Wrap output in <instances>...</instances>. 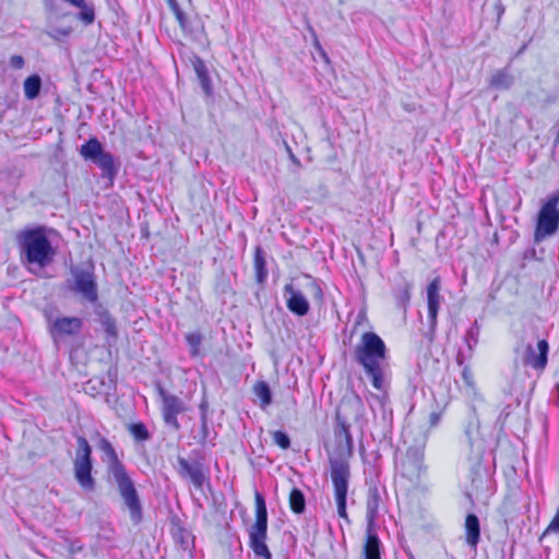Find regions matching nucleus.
<instances>
[{"instance_id":"20","label":"nucleus","mask_w":559,"mask_h":559,"mask_svg":"<svg viewBox=\"0 0 559 559\" xmlns=\"http://www.w3.org/2000/svg\"><path fill=\"white\" fill-rule=\"evenodd\" d=\"M466 437L469 443V457L474 463H479L486 451V441L479 436L478 427L469 426L466 429Z\"/></svg>"},{"instance_id":"13","label":"nucleus","mask_w":559,"mask_h":559,"mask_svg":"<svg viewBox=\"0 0 559 559\" xmlns=\"http://www.w3.org/2000/svg\"><path fill=\"white\" fill-rule=\"evenodd\" d=\"M425 451L407 450L405 459L402 463V475L412 483H417L426 473V465L424 464Z\"/></svg>"},{"instance_id":"5","label":"nucleus","mask_w":559,"mask_h":559,"mask_svg":"<svg viewBox=\"0 0 559 559\" xmlns=\"http://www.w3.org/2000/svg\"><path fill=\"white\" fill-rule=\"evenodd\" d=\"M76 442L78 449L73 461L74 477L83 489L93 491L95 479L92 476V448L82 436L78 437Z\"/></svg>"},{"instance_id":"21","label":"nucleus","mask_w":559,"mask_h":559,"mask_svg":"<svg viewBox=\"0 0 559 559\" xmlns=\"http://www.w3.org/2000/svg\"><path fill=\"white\" fill-rule=\"evenodd\" d=\"M361 555L364 559H381V542L372 526H367Z\"/></svg>"},{"instance_id":"47","label":"nucleus","mask_w":559,"mask_h":559,"mask_svg":"<svg viewBox=\"0 0 559 559\" xmlns=\"http://www.w3.org/2000/svg\"><path fill=\"white\" fill-rule=\"evenodd\" d=\"M287 152L289 154V158L290 160L296 164L297 166H300V162L299 159L294 155V153L292 152V150L287 146Z\"/></svg>"},{"instance_id":"26","label":"nucleus","mask_w":559,"mask_h":559,"mask_svg":"<svg viewBox=\"0 0 559 559\" xmlns=\"http://www.w3.org/2000/svg\"><path fill=\"white\" fill-rule=\"evenodd\" d=\"M253 266L255 271V280L258 283H263L267 276L265 252L261 247L254 250Z\"/></svg>"},{"instance_id":"39","label":"nucleus","mask_w":559,"mask_h":559,"mask_svg":"<svg viewBox=\"0 0 559 559\" xmlns=\"http://www.w3.org/2000/svg\"><path fill=\"white\" fill-rule=\"evenodd\" d=\"M559 533V510L545 530L544 535Z\"/></svg>"},{"instance_id":"35","label":"nucleus","mask_w":559,"mask_h":559,"mask_svg":"<svg viewBox=\"0 0 559 559\" xmlns=\"http://www.w3.org/2000/svg\"><path fill=\"white\" fill-rule=\"evenodd\" d=\"M411 290L412 285L409 283H405L402 287V289L399 292L397 298V305L402 307L404 310L406 309L409 300H411Z\"/></svg>"},{"instance_id":"33","label":"nucleus","mask_w":559,"mask_h":559,"mask_svg":"<svg viewBox=\"0 0 559 559\" xmlns=\"http://www.w3.org/2000/svg\"><path fill=\"white\" fill-rule=\"evenodd\" d=\"M478 336H479V325H478L477 321H475L473 323V325L467 330L465 337H464L469 355L472 354L474 346L478 343Z\"/></svg>"},{"instance_id":"22","label":"nucleus","mask_w":559,"mask_h":559,"mask_svg":"<svg viewBox=\"0 0 559 559\" xmlns=\"http://www.w3.org/2000/svg\"><path fill=\"white\" fill-rule=\"evenodd\" d=\"M381 497L377 486H370L367 493L366 501V518H367V526L374 527V521L378 516L379 506H380Z\"/></svg>"},{"instance_id":"7","label":"nucleus","mask_w":559,"mask_h":559,"mask_svg":"<svg viewBox=\"0 0 559 559\" xmlns=\"http://www.w3.org/2000/svg\"><path fill=\"white\" fill-rule=\"evenodd\" d=\"M350 477V469L342 461L333 462V471H331V480L334 488V496L337 506V514L340 518L349 522L346 512V498L348 491V481Z\"/></svg>"},{"instance_id":"24","label":"nucleus","mask_w":559,"mask_h":559,"mask_svg":"<svg viewBox=\"0 0 559 559\" xmlns=\"http://www.w3.org/2000/svg\"><path fill=\"white\" fill-rule=\"evenodd\" d=\"M465 533H466V543L476 547L479 542L480 528H479V520L475 514H468L465 520Z\"/></svg>"},{"instance_id":"30","label":"nucleus","mask_w":559,"mask_h":559,"mask_svg":"<svg viewBox=\"0 0 559 559\" xmlns=\"http://www.w3.org/2000/svg\"><path fill=\"white\" fill-rule=\"evenodd\" d=\"M289 507L294 513L301 514L305 512L306 500L305 495L300 489H292L289 493Z\"/></svg>"},{"instance_id":"36","label":"nucleus","mask_w":559,"mask_h":559,"mask_svg":"<svg viewBox=\"0 0 559 559\" xmlns=\"http://www.w3.org/2000/svg\"><path fill=\"white\" fill-rule=\"evenodd\" d=\"M272 435L274 443H276L281 449L287 450L290 447V439L286 432L277 430Z\"/></svg>"},{"instance_id":"44","label":"nucleus","mask_w":559,"mask_h":559,"mask_svg":"<svg viewBox=\"0 0 559 559\" xmlns=\"http://www.w3.org/2000/svg\"><path fill=\"white\" fill-rule=\"evenodd\" d=\"M495 10L497 13V23H499L502 14L504 13V7L500 0H497V2L495 3Z\"/></svg>"},{"instance_id":"31","label":"nucleus","mask_w":559,"mask_h":559,"mask_svg":"<svg viewBox=\"0 0 559 559\" xmlns=\"http://www.w3.org/2000/svg\"><path fill=\"white\" fill-rule=\"evenodd\" d=\"M128 431L138 442H144L151 439V433L143 423L130 424L128 426Z\"/></svg>"},{"instance_id":"11","label":"nucleus","mask_w":559,"mask_h":559,"mask_svg":"<svg viewBox=\"0 0 559 559\" xmlns=\"http://www.w3.org/2000/svg\"><path fill=\"white\" fill-rule=\"evenodd\" d=\"M365 412L362 400L356 395H347L343 397L336 409V423L349 425L352 421H358Z\"/></svg>"},{"instance_id":"17","label":"nucleus","mask_w":559,"mask_h":559,"mask_svg":"<svg viewBox=\"0 0 559 559\" xmlns=\"http://www.w3.org/2000/svg\"><path fill=\"white\" fill-rule=\"evenodd\" d=\"M548 343L545 340H540L537 343V348L532 344L525 346L523 362L535 369H544L547 364Z\"/></svg>"},{"instance_id":"23","label":"nucleus","mask_w":559,"mask_h":559,"mask_svg":"<svg viewBox=\"0 0 559 559\" xmlns=\"http://www.w3.org/2000/svg\"><path fill=\"white\" fill-rule=\"evenodd\" d=\"M94 312L98 317V320L100 324L103 325L105 332L109 336H116L117 335V326H116V320L111 317L109 311L100 304H96L94 306Z\"/></svg>"},{"instance_id":"40","label":"nucleus","mask_w":559,"mask_h":559,"mask_svg":"<svg viewBox=\"0 0 559 559\" xmlns=\"http://www.w3.org/2000/svg\"><path fill=\"white\" fill-rule=\"evenodd\" d=\"M24 58L20 55H14L10 58V64L14 69H22L24 67Z\"/></svg>"},{"instance_id":"12","label":"nucleus","mask_w":559,"mask_h":559,"mask_svg":"<svg viewBox=\"0 0 559 559\" xmlns=\"http://www.w3.org/2000/svg\"><path fill=\"white\" fill-rule=\"evenodd\" d=\"M559 228V210H549L540 207L537 216L534 239L540 242L548 237L554 236Z\"/></svg>"},{"instance_id":"49","label":"nucleus","mask_w":559,"mask_h":559,"mask_svg":"<svg viewBox=\"0 0 559 559\" xmlns=\"http://www.w3.org/2000/svg\"><path fill=\"white\" fill-rule=\"evenodd\" d=\"M463 357H464V354H463L462 352H460V353H459V355H457V362H459L460 365H462V364H463Z\"/></svg>"},{"instance_id":"6","label":"nucleus","mask_w":559,"mask_h":559,"mask_svg":"<svg viewBox=\"0 0 559 559\" xmlns=\"http://www.w3.org/2000/svg\"><path fill=\"white\" fill-rule=\"evenodd\" d=\"M80 154L85 160L96 164L103 171V177L114 179L118 173L115 158L111 153L104 151L102 143L96 138H91L80 147Z\"/></svg>"},{"instance_id":"2","label":"nucleus","mask_w":559,"mask_h":559,"mask_svg":"<svg viewBox=\"0 0 559 559\" xmlns=\"http://www.w3.org/2000/svg\"><path fill=\"white\" fill-rule=\"evenodd\" d=\"M354 358L370 378L372 386L383 390L388 369V349L383 340L374 332L362 333L355 346Z\"/></svg>"},{"instance_id":"37","label":"nucleus","mask_w":559,"mask_h":559,"mask_svg":"<svg viewBox=\"0 0 559 559\" xmlns=\"http://www.w3.org/2000/svg\"><path fill=\"white\" fill-rule=\"evenodd\" d=\"M558 204H559V189L548 197L547 201L543 204V207H546L549 210H558Z\"/></svg>"},{"instance_id":"27","label":"nucleus","mask_w":559,"mask_h":559,"mask_svg":"<svg viewBox=\"0 0 559 559\" xmlns=\"http://www.w3.org/2000/svg\"><path fill=\"white\" fill-rule=\"evenodd\" d=\"M23 88L24 95L27 99H35L39 95L41 88L40 76L38 74H33L26 78L23 84Z\"/></svg>"},{"instance_id":"45","label":"nucleus","mask_w":559,"mask_h":559,"mask_svg":"<svg viewBox=\"0 0 559 559\" xmlns=\"http://www.w3.org/2000/svg\"><path fill=\"white\" fill-rule=\"evenodd\" d=\"M201 431H202V441H205L209 435L207 427V418H201Z\"/></svg>"},{"instance_id":"41","label":"nucleus","mask_w":559,"mask_h":559,"mask_svg":"<svg viewBox=\"0 0 559 559\" xmlns=\"http://www.w3.org/2000/svg\"><path fill=\"white\" fill-rule=\"evenodd\" d=\"M462 378H463L464 382L468 386L473 385V374H472V371H471L469 368H467V367L463 368V370H462Z\"/></svg>"},{"instance_id":"48","label":"nucleus","mask_w":559,"mask_h":559,"mask_svg":"<svg viewBox=\"0 0 559 559\" xmlns=\"http://www.w3.org/2000/svg\"><path fill=\"white\" fill-rule=\"evenodd\" d=\"M63 1L72 4V5H82L83 4V0H63Z\"/></svg>"},{"instance_id":"38","label":"nucleus","mask_w":559,"mask_h":559,"mask_svg":"<svg viewBox=\"0 0 559 559\" xmlns=\"http://www.w3.org/2000/svg\"><path fill=\"white\" fill-rule=\"evenodd\" d=\"M440 416L438 413L432 412L427 417L421 418L418 423H427V428H431L438 425Z\"/></svg>"},{"instance_id":"46","label":"nucleus","mask_w":559,"mask_h":559,"mask_svg":"<svg viewBox=\"0 0 559 559\" xmlns=\"http://www.w3.org/2000/svg\"><path fill=\"white\" fill-rule=\"evenodd\" d=\"M166 1H167L170 10L174 12L175 15L177 14V12L181 11L177 0H166Z\"/></svg>"},{"instance_id":"14","label":"nucleus","mask_w":559,"mask_h":559,"mask_svg":"<svg viewBox=\"0 0 559 559\" xmlns=\"http://www.w3.org/2000/svg\"><path fill=\"white\" fill-rule=\"evenodd\" d=\"M402 438L404 444L407 445V450H417L420 448V451H425L428 438L427 423H418L408 419L402 431Z\"/></svg>"},{"instance_id":"16","label":"nucleus","mask_w":559,"mask_h":559,"mask_svg":"<svg viewBox=\"0 0 559 559\" xmlns=\"http://www.w3.org/2000/svg\"><path fill=\"white\" fill-rule=\"evenodd\" d=\"M82 325V320L75 317H62L55 320L49 319L50 333L53 338L62 335H75L81 331Z\"/></svg>"},{"instance_id":"34","label":"nucleus","mask_w":559,"mask_h":559,"mask_svg":"<svg viewBox=\"0 0 559 559\" xmlns=\"http://www.w3.org/2000/svg\"><path fill=\"white\" fill-rule=\"evenodd\" d=\"M81 9L79 13V19L83 21L86 25L92 24L95 20L94 9L87 5L84 1L82 5H75Z\"/></svg>"},{"instance_id":"43","label":"nucleus","mask_w":559,"mask_h":559,"mask_svg":"<svg viewBox=\"0 0 559 559\" xmlns=\"http://www.w3.org/2000/svg\"><path fill=\"white\" fill-rule=\"evenodd\" d=\"M199 408L201 412V418H207L209 402L205 396H203V399L199 405Z\"/></svg>"},{"instance_id":"25","label":"nucleus","mask_w":559,"mask_h":559,"mask_svg":"<svg viewBox=\"0 0 559 559\" xmlns=\"http://www.w3.org/2000/svg\"><path fill=\"white\" fill-rule=\"evenodd\" d=\"M194 72L199 79L203 92L206 95H212L211 79L207 72V68L201 58H195L192 62Z\"/></svg>"},{"instance_id":"10","label":"nucleus","mask_w":559,"mask_h":559,"mask_svg":"<svg viewBox=\"0 0 559 559\" xmlns=\"http://www.w3.org/2000/svg\"><path fill=\"white\" fill-rule=\"evenodd\" d=\"M349 428V425L336 423L334 435L337 455L330 457L331 471H333V462L335 461H342L349 466L348 460L352 457L354 452V441Z\"/></svg>"},{"instance_id":"18","label":"nucleus","mask_w":559,"mask_h":559,"mask_svg":"<svg viewBox=\"0 0 559 559\" xmlns=\"http://www.w3.org/2000/svg\"><path fill=\"white\" fill-rule=\"evenodd\" d=\"M286 304L289 311L297 316H306L309 312V302L300 290L294 288L293 284L284 287Z\"/></svg>"},{"instance_id":"50","label":"nucleus","mask_w":559,"mask_h":559,"mask_svg":"<svg viewBox=\"0 0 559 559\" xmlns=\"http://www.w3.org/2000/svg\"><path fill=\"white\" fill-rule=\"evenodd\" d=\"M526 48V45H523L522 48L518 51V55L522 53Z\"/></svg>"},{"instance_id":"32","label":"nucleus","mask_w":559,"mask_h":559,"mask_svg":"<svg viewBox=\"0 0 559 559\" xmlns=\"http://www.w3.org/2000/svg\"><path fill=\"white\" fill-rule=\"evenodd\" d=\"M186 341L190 348V355L192 357H198L201 355V343L202 335L198 332H192L186 335Z\"/></svg>"},{"instance_id":"28","label":"nucleus","mask_w":559,"mask_h":559,"mask_svg":"<svg viewBox=\"0 0 559 559\" xmlns=\"http://www.w3.org/2000/svg\"><path fill=\"white\" fill-rule=\"evenodd\" d=\"M253 393L260 400V407L265 409L272 403V392L265 381H258L253 385Z\"/></svg>"},{"instance_id":"8","label":"nucleus","mask_w":559,"mask_h":559,"mask_svg":"<svg viewBox=\"0 0 559 559\" xmlns=\"http://www.w3.org/2000/svg\"><path fill=\"white\" fill-rule=\"evenodd\" d=\"M73 285L71 289L81 295L85 300L96 305L98 300V288L95 275L92 271L72 269Z\"/></svg>"},{"instance_id":"1","label":"nucleus","mask_w":559,"mask_h":559,"mask_svg":"<svg viewBox=\"0 0 559 559\" xmlns=\"http://www.w3.org/2000/svg\"><path fill=\"white\" fill-rule=\"evenodd\" d=\"M98 449L104 454L103 460L107 464L108 474L117 485L123 504L129 511L131 522L134 525L140 524L143 520V508L133 480L128 475L109 440L104 437L99 438Z\"/></svg>"},{"instance_id":"29","label":"nucleus","mask_w":559,"mask_h":559,"mask_svg":"<svg viewBox=\"0 0 559 559\" xmlns=\"http://www.w3.org/2000/svg\"><path fill=\"white\" fill-rule=\"evenodd\" d=\"M513 83V76L507 69L497 71L490 79V86L499 90H508Z\"/></svg>"},{"instance_id":"4","label":"nucleus","mask_w":559,"mask_h":559,"mask_svg":"<svg viewBox=\"0 0 559 559\" xmlns=\"http://www.w3.org/2000/svg\"><path fill=\"white\" fill-rule=\"evenodd\" d=\"M255 522L248 528L249 546L258 558L272 559L266 546L267 509L265 499L259 491L254 495Z\"/></svg>"},{"instance_id":"19","label":"nucleus","mask_w":559,"mask_h":559,"mask_svg":"<svg viewBox=\"0 0 559 559\" xmlns=\"http://www.w3.org/2000/svg\"><path fill=\"white\" fill-rule=\"evenodd\" d=\"M440 288L441 284L439 277L433 278L427 286L428 319L432 329L437 323V317L442 299Z\"/></svg>"},{"instance_id":"9","label":"nucleus","mask_w":559,"mask_h":559,"mask_svg":"<svg viewBox=\"0 0 559 559\" xmlns=\"http://www.w3.org/2000/svg\"><path fill=\"white\" fill-rule=\"evenodd\" d=\"M158 394L162 399V416L166 426L175 431L180 429L177 416L186 412L185 402L178 396L166 392L163 388H158Z\"/></svg>"},{"instance_id":"42","label":"nucleus","mask_w":559,"mask_h":559,"mask_svg":"<svg viewBox=\"0 0 559 559\" xmlns=\"http://www.w3.org/2000/svg\"><path fill=\"white\" fill-rule=\"evenodd\" d=\"M175 16H176L177 21L179 22L181 28L188 29V17L182 12V10L180 12H177V14Z\"/></svg>"},{"instance_id":"51","label":"nucleus","mask_w":559,"mask_h":559,"mask_svg":"<svg viewBox=\"0 0 559 559\" xmlns=\"http://www.w3.org/2000/svg\"><path fill=\"white\" fill-rule=\"evenodd\" d=\"M558 142H559V131H558V135H557V139H556Z\"/></svg>"},{"instance_id":"15","label":"nucleus","mask_w":559,"mask_h":559,"mask_svg":"<svg viewBox=\"0 0 559 559\" xmlns=\"http://www.w3.org/2000/svg\"><path fill=\"white\" fill-rule=\"evenodd\" d=\"M177 462V472L180 477L189 479L197 489L202 490L206 480L202 465L199 462L190 463L188 460L181 456L178 457Z\"/></svg>"},{"instance_id":"3","label":"nucleus","mask_w":559,"mask_h":559,"mask_svg":"<svg viewBox=\"0 0 559 559\" xmlns=\"http://www.w3.org/2000/svg\"><path fill=\"white\" fill-rule=\"evenodd\" d=\"M19 245L23 262L45 267L53 259L55 250L43 228L22 231L19 235Z\"/></svg>"}]
</instances>
